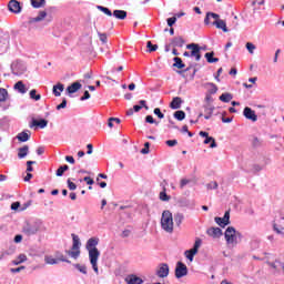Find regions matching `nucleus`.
I'll list each match as a JSON object with an SVG mask.
<instances>
[{"label": "nucleus", "mask_w": 284, "mask_h": 284, "mask_svg": "<svg viewBox=\"0 0 284 284\" xmlns=\"http://www.w3.org/2000/svg\"><path fill=\"white\" fill-rule=\"evenodd\" d=\"M97 245H99V237H91L87 241L85 247L89 253L92 270L95 274H99V257L101 256V251H99Z\"/></svg>", "instance_id": "f257e3e1"}, {"label": "nucleus", "mask_w": 284, "mask_h": 284, "mask_svg": "<svg viewBox=\"0 0 284 284\" xmlns=\"http://www.w3.org/2000/svg\"><path fill=\"white\" fill-rule=\"evenodd\" d=\"M242 236L243 235L241 234V232L236 231V229H234V226H229L224 233V239L226 241L227 247H230V248L236 247L239 245Z\"/></svg>", "instance_id": "f03ea898"}, {"label": "nucleus", "mask_w": 284, "mask_h": 284, "mask_svg": "<svg viewBox=\"0 0 284 284\" xmlns=\"http://www.w3.org/2000/svg\"><path fill=\"white\" fill-rule=\"evenodd\" d=\"M22 232L26 236H34V234H39V232H45V226L41 220L27 222L22 227Z\"/></svg>", "instance_id": "7ed1b4c3"}, {"label": "nucleus", "mask_w": 284, "mask_h": 284, "mask_svg": "<svg viewBox=\"0 0 284 284\" xmlns=\"http://www.w3.org/2000/svg\"><path fill=\"white\" fill-rule=\"evenodd\" d=\"M161 227L164 232H168V234L174 232V217L172 216V212L168 210L163 211L161 216Z\"/></svg>", "instance_id": "20e7f679"}, {"label": "nucleus", "mask_w": 284, "mask_h": 284, "mask_svg": "<svg viewBox=\"0 0 284 284\" xmlns=\"http://www.w3.org/2000/svg\"><path fill=\"white\" fill-rule=\"evenodd\" d=\"M72 239H73V244H72V250L68 252L69 256H71V258H79L80 254H81V241L79 240V237L75 234H72Z\"/></svg>", "instance_id": "39448f33"}, {"label": "nucleus", "mask_w": 284, "mask_h": 284, "mask_svg": "<svg viewBox=\"0 0 284 284\" xmlns=\"http://www.w3.org/2000/svg\"><path fill=\"white\" fill-rule=\"evenodd\" d=\"M12 74H16V77H21L23 72H26V64L19 60L12 62L11 64Z\"/></svg>", "instance_id": "423d86ee"}, {"label": "nucleus", "mask_w": 284, "mask_h": 284, "mask_svg": "<svg viewBox=\"0 0 284 284\" xmlns=\"http://www.w3.org/2000/svg\"><path fill=\"white\" fill-rule=\"evenodd\" d=\"M186 50H191V57H194L195 61H201L202 48L196 43H190L186 45Z\"/></svg>", "instance_id": "0eeeda50"}, {"label": "nucleus", "mask_w": 284, "mask_h": 284, "mask_svg": "<svg viewBox=\"0 0 284 284\" xmlns=\"http://www.w3.org/2000/svg\"><path fill=\"white\" fill-rule=\"evenodd\" d=\"M59 261H62V263H70V261L63 257V254L58 255V258H54L52 255L44 256V263H47V265H57Z\"/></svg>", "instance_id": "6e6552de"}, {"label": "nucleus", "mask_w": 284, "mask_h": 284, "mask_svg": "<svg viewBox=\"0 0 284 284\" xmlns=\"http://www.w3.org/2000/svg\"><path fill=\"white\" fill-rule=\"evenodd\" d=\"M183 276H187V266L182 262H178L175 266V278H183Z\"/></svg>", "instance_id": "1a4fd4ad"}, {"label": "nucleus", "mask_w": 284, "mask_h": 284, "mask_svg": "<svg viewBox=\"0 0 284 284\" xmlns=\"http://www.w3.org/2000/svg\"><path fill=\"white\" fill-rule=\"evenodd\" d=\"M243 115L248 121H253V123H256V121H258V116L256 115V112L252 110V108H248V106L244 108Z\"/></svg>", "instance_id": "9d476101"}, {"label": "nucleus", "mask_w": 284, "mask_h": 284, "mask_svg": "<svg viewBox=\"0 0 284 284\" xmlns=\"http://www.w3.org/2000/svg\"><path fill=\"white\" fill-rule=\"evenodd\" d=\"M214 221L216 224L220 225V227H225L226 225H230V211H226L223 217H215Z\"/></svg>", "instance_id": "9b49d317"}, {"label": "nucleus", "mask_w": 284, "mask_h": 284, "mask_svg": "<svg viewBox=\"0 0 284 284\" xmlns=\"http://www.w3.org/2000/svg\"><path fill=\"white\" fill-rule=\"evenodd\" d=\"M200 136H203L205 139L204 140L205 145L211 143L210 148H212V149L216 148V140H214V138L210 136V133H207L205 131H201Z\"/></svg>", "instance_id": "f8f14e48"}, {"label": "nucleus", "mask_w": 284, "mask_h": 284, "mask_svg": "<svg viewBox=\"0 0 284 284\" xmlns=\"http://www.w3.org/2000/svg\"><path fill=\"white\" fill-rule=\"evenodd\" d=\"M8 8L10 12H13V14H20L21 12V3L17 0L9 1Z\"/></svg>", "instance_id": "ddd939ff"}, {"label": "nucleus", "mask_w": 284, "mask_h": 284, "mask_svg": "<svg viewBox=\"0 0 284 284\" xmlns=\"http://www.w3.org/2000/svg\"><path fill=\"white\" fill-rule=\"evenodd\" d=\"M273 230L280 236H284V217L273 224Z\"/></svg>", "instance_id": "4468645a"}, {"label": "nucleus", "mask_w": 284, "mask_h": 284, "mask_svg": "<svg viewBox=\"0 0 284 284\" xmlns=\"http://www.w3.org/2000/svg\"><path fill=\"white\" fill-rule=\"evenodd\" d=\"M170 274V266H168V264H162L158 271H156V275L160 277V278H165L168 277Z\"/></svg>", "instance_id": "2eb2a0df"}, {"label": "nucleus", "mask_w": 284, "mask_h": 284, "mask_svg": "<svg viewBox=\"0 0 284 284\" xmlns=\"http://www.w3.org/2000/svg\"><path fill=\"white\" fill-rule=\"evenodd\" d=\"M30 128H40L41 130L48 128V120L45 119H41V120H37V119H33L31 124H30Z\"/></svg>", "instance_id": "dca6fc26"}, {"label": "nucleus", "mask_w": 284, "mask_h": 284, "mask_svg": "<svg viewBox=\"0 0 284 284\" xmlns=\"http://www.w3.org/2000/svg\"><path fill=\"white\" fill-rule=\"evenodd\" d=\"M207 235L212 236L213 239H220V236H223V231L219 227H211L207 230Z\"/></svg>", "instance_id": "f3484780"}, {"label": "nucleus", "mask_w": 284, "mask_h": 284, "mask_svg": "<svg viewBox=\"0 0 284 284\" xmlns=\"http://www.w3.org/2000/svg\"><path fill=\"white\" fill-rule=\"evenodd\" d=\"M212 114H214V105L212 104L204 105V119L206 120L212 119Z\"/></svg>", "instance_id": "a211bd4d"}, {"label": "nucleus", "mask_w": 284, "mask_h": 284, "mask_svg": "<svg viewBox=\"0 0 284 284\" xmlns=\"http://www.w3.org/2000/svg\"><path fill=\"white\" fill-rule=\"evenodd\" d=\"M185 40L182 37H176L171 40L172 48H183Z\"/></svg>", "instance_id": "6ab92c4d"}, {"label": "nucleus", "mask_w": 284, "mask_h": 284, "mask_svg": "<svg viewBox=\"0 0 284 284\" xmlns=\"http://www.w3.org/2000/svg\"><path fill=\"white\" fill-rule=\"evenodd\" d=\"M213 26H215L219 30H223V32H230L227 29V24L225 23V20H215L213 22Z\"/></svg>", "instance_id": "aec40b11"}, {"label": "nucleus", "mask_w": 284, "mask_h": 284, "mask_svg": "<svg viewBox=\"0 0 284 284\" xmlns=\"http://www.w3.org/2000/svg\"><path fill=\"white\" fill-rule=\"evenodd\" d=\"M125 282L128 284H143V278H141L136 275H130L125 278Z\"/></svg>", "instance_id": "412c9836"}, {"label": "nucleus", "mask_w": 284, "mask_h": 284, "mask_svg": "<svg viewBox=\"0 0 284 284\" xmlns=\"http://www.w3.org/2000/svg\"><path fill=\"white\" fill-rule=\"evenodd\" d=\"M81 88L82 85L80 84V82H73L71 85L67 88V91L69 92V94H74V92H79Z\"/></svg>", "instance_id": "4be33fe9"}, {"label": "nucleus", "mask_w": 284, "mask_h": 284, "mask_svg": "<svg viewBox=\"0 0 284 284\" xmlns=\"http://www.w3.org/2000/svg\"><path fill=\"white\" fill-rule=\"evenodd\" d=\"M18 141L21 143H26L27 141H30V131H23L17 135Z\"/></svg>", "instance_id": "5701e85b"}, {"label": "nucleus", "mask_w": 284, "mask_h": 284, "mask_svg": "<svg viewBox=\"0 0 284 284\" xmlns=\"http://www.w3.org/2000/svg\"><path fill=\"white\" fill-rule=\"evenodd\" d=\"M220 18H221V16H219L217 13L207 12L206 17L204 19V23H205V26H210V19H214L215 21H219V20H221Z\"/></svg>", "instance_id": "b1692460"}, {"label": "nucleus", "mask_w": 284, "mask_h": 284, "mask_svg": "<svg viewBox=\"0 0 284 284\" xmlns=\"http://www.w3.org/2000/svg\"><path fill=\"white\" fill-rule=\"evenodd\" d=\"M205 88L207 90L206 94H216V92H219V87L212 82L206 83Z\"/></svg>", "instance_id": "393cba45"}, {"label": "nucleus", "mask_w": 284, "mask_h": 284, "mask_svg": "<svg viewBox=\"0 0 284 284\" xmlns=\"http://www.w3.org/2000/svg\"><path fill=\"white\" fill-rule=\"evenodd\" d=\"M113 17H115V19H120L121 21H123L128 18V12L124 10H114Z\"/></svg>", "instance_id": "a878e982"}, {"label": "nucleus", "mask_w": 284, "mask_h": 284, "mask_svg": "<svg viewBox=\"0 0 284 284\" xmlns=\"http://www.w3.org/2000/svg\"><path fill=\"white\" fill-rule=\"evenodd\" d=\"M30 151V148L28 145H24L18 150V158L19 159H26L28 156V152Z\"/></svg>", "instance_id": "bb28decb"}, {"label": "nucleus", "mask_w": 284, "mask_h": 284, "mask_svg": "<svg viewBox=\"0 0 284 284\" xmlns=\"http://www.w3.org/2000/svg\"><path fill=\"white\" fill-rule=\"evenodd\" d=\"M14 90H18L20 94H26V92H28V89H26V84H23V81H18L14 84Z\"/></svg>", "instance_id": "cd10ccee"}, {"label": "nucleus", "mask_w": 284, "mask_h": 284, "mask_svg": "<svg viewBox=\"0 0 284 284\" xmlns=\"http://www.w3.org/2000/svg\"><path fill=\"white\" fill-rule=\"evenodd\" d=\"M63 90H65V87L61 83H58V84L53 85L54 97H61V92H63Z\"/></svg>", "instance_id": "c85d7f7f"}, {"label": "nucleus", "mask_w": 284, "mask_h": 284, "mask_svg": "<svg viewBox=\"0 0 284 284\" xmlns=\"http://www.w3.org/2000/svg\"><path fill=\"white\" fill-rule=\"evenodd\" d=\"M271 267H273V270H276V272H283L284 270V264L281 261H275L273 263H270Z\"/></svg>", "instance_id": "c756f323"}, {"label": "nucleus", "mask_w": 284, "mask_h": 284, "mask_svg": "<svg viewBox=\"0 0 284 284\" xmlns=\"http://www.w3.org/2000/svg\"><path fill=\"white\" fill-rule=\"evenodd\" d=\"M181 103H183L181 101V98L176 97V98H173L171 104H170V108H172V110H179V108H181Z\"/></svg>", "instance_id": "7c9ffc66"}, {"label": "nucleus", "mask_w": 284, "mask_h": 284, "mask_svg": "<svg viewBox=\"0 0 284 284\" xmlns=\"http://www.w3.org/2000/svg\"><path fill=\"white\" fill-rule=\"evenodd\" d=\"M184 220H185V215H183V213L174 214V221H175V225H178V227H181V223H183Z\"/></svg>", "instance_id": "2f4dec72"}, {"label": "nucleus", "mask_w": 284, "mask_h": 284, "mask_svg": "<svg viewBox=\"0 0 284 284\" xmlns=\"http://www.w3.org/2000/svg\"><path fill=\"white\" fill-rule=\"evenodd\" d=\"M32 8H45V0H31Z\"/></svg>", "instance_id": "473e14b6"}, {"label": "nucleus", "mask_w": 284, "mask_h": 284, "mask_svg": "<svg viewBox=\"0 0 284 284\" xmlns=\"http://www.w3.org/2000/svg\"><path fill=\"white\" fill-rule=\"evenodd\" d=\"M205 59L207 63H219V58H214V52L205 53Z\"/></svg>", "instance_id": "72a5a7b5"}, {"label": "nucleus", "mask_w": 284, "mask_h": 284, "mask_svg": "<svg viewBox=\"0 0 284 284\" xmlns=\"http://www.w3.org/2000/svg\"><path fill=\"white\" fill-rule=\"evenodd\" d=\"M45 17H48V12L45 11H40L39 14L32 19L33 23H39V21H43V19H45Z\"/></svg>", "instance_id": "f704fd0d"}, {"label": "nucleus", "mask_w": 284, "mask_h": 284, "mask_svg": "<svg viewBox=\"0 0 284 284\" xmlns=\"http://www.w3.org/2000/svg\"><path fill=\"white\" fill-rule=\"evenodd\" d=\"M173 61H174V64H173L174 68H178L179 70H183V68H185V64L183 63V60H181V58L175 57Z\"/></svg>", "instance_id": "c9c22d12"}, {"label": "nucleus", "mask_w": 284, "mask_h": 284, "mask_svg": "<svg viewBox=\"0 0 284 284\" xmlns=\"http://www.w3.org/2000/svg\"><path fill=\"white\" fill-rule=\"evenodd\" d=\"M233 97L231 93H223L222 95H220V101H222L223 103H230Z\"/></svg>", "instance_id": "e433bc0d"}, {"label": "nucleus", "mask_w": 284, "mask_h": 284, "mask_svg": "<svg viewBox=\"0 0 284 284\" xmlns=\"http://www.w3.org/2000/svg\"><path fill=\"white\" fill-rule=\"evenodd\" d=\"M185 257L189 260V261H194V256H196V251H193L192 248L191 250H187L185 251Z\"/></svg>", "instance_id": "4c0bfd02"}, {"label": "nucleus", "mask_w": 284, "mask_h": 284, "mask_svg": "<svg viewBox=\"0 0 284 284\" xmlns=\"http://www.w3.org/2000/svg\"><path fill=\"white\" fill-rule=\"evenodd\" d=\"M68 170H70V166H68V164H64L57 170L55 174L57 176H61L64 172H68Z\"/></svg>", "instance_id": "58836bf2"}, {"label": "nucleus", "mask_w": 284, "mask_h": 284, "mask_svg": "<svg viewBox=\"0 0 284 284\" xmlns=\"http://www.w3.org/2000/svg\"><path fill=\"white\" fill-rule=\"evenodd\" d=\"M148 52H156L159 50V45L152 44V41L146 42Z\"/></svg>", "instance_id": "ea45409f"}, {"label": "nucleus", "mask_w": 284, "mask_h": 284, "mask_svg": "<svg viewBox=\"0 0 284 284\" xmlns=\"http://www.w3.org/2000/svg\"><path fill=\"white\" fill-rule=\"evenodd\" d=\"M30 99H33V101H41V94H37V90L32 89L30 91Z\"/></svg>", "instance_id": "a19ab883"}, {"label": "nucleus", "mask_w": 284, "mask_h": 284, "mask_svg": "<svg viewBox=\"0 0 284 284\" xmlns=\"http://www.w3.org/2000/svg\"><path fill=\"white\" fill-rule=\"evenodd\" d=\"M174 119H176L178 121H183V119H185V112L184 111H176L174 113Z\"/></svg>", "instance_id": "79ce46f5"}, {"label": "nucleus", "mask_w": 284, "mask_h": 284, "mask_svg": "<svg viewBox=\"0 0 284 284\" xmlns=\"http://www.w3.org/2000/svg\"><path fill=\"white\" fill-rule=\"evenodd\" d=\"M160 201H170V195H168L166 191H165V187H163V191L160 192Z\"/></svg>", "instance_id": "37998d69"}, {"label": "nucleus", "mask_w": 284, "mask_h": 284, "mask_svg": "<svg viewBox=\"0 0 284 284\" xmlns=\"http://www.w3.org/2000/svg\"><path fill=\"white\" fill-rule=\"evenodd\" d=\"M206 190H219V183L216 181L209 182L206 184Z\"/></svg>", "instance_id": "c03bdc74"}, {"label": "nucleus", "mask_w": 284, "mask_h": 284, "mask_svg": "<svg viewBox=\"0 0 284 284\" xmlns=\"http://www.w3.org/2000/svg\"><path fill=\"white\" fill-rule=\"evenodd\" d=\"M10 128V124L8 123V119H1L0 120V130H8Z\"/></svg>", "instance_id": "a18cd8bd"}, {"label": "nucleus", "mask_w": 284, "mask_h": 284, "mask_svg": "<svg viewBox=\"0 0 284 284\" xmlns=\"http://www.w3.org/2000/svg\"><path fill=\"white\" fill-rule=\"evenodd\" d=\"M75 270H79L81 274H88V267L81 264H74Z\"/></svg>", "instance_id": "49530a36"}, {"label": "nucleus", "mask_w": 284, "mask_h": 284, "mask_svg": "<svg viewBox=\"0 0 284 284\" xmlns=\"http://www.w3.org/2000/svg\"><path fill=\"white\" fill-rule=\"evenodd\" d=\"M202 243H203V241L201 239H196L194 246L191 250L195 251L199 254V248L201 247Z\"/></svg>", "instance_id": "de8ad7c7"}, {"label": "nucleus", "mask_w": 284, "mask_h": 284, "mask_svg": "<svg viewBox=\"0 0 284 284\" xmlns=\"http://www.w3.org/2000/svg\"><path fill=\"white\" fill-rule=\"evenodd\" d=\"M98 10H100L101 12H103L104 14H106V17H112V11H110V9L102 7V6H98Z\"/></svg>", "instance_id": "09e8293b"}, {"label": "nucleus", "mask_w": 284, "mask_h": 284, "mask_svg": "<svg viewBox=\"0 0 284 284\" xmlns=\"http://www.w3.org/2000/svg\"><path fill=\"white\" fill-rule=\"evenodd\" d=\"M8 99V90L0 88V101H6Z\"/></svg>", "instance_id": "8fccbe9b"}, {"label": "nucleus", "mask_w": 284, "mask_h": 284, "mask_svg": "<svg viewBox=\"0 0 284 284\" xmlns=\"http://www.w3.org/2000/svg\"><path fill=\"white\" fill-rule=\"evenodd\" d=\"M246 50L250 52V54H254V50H256V45L252 42L246 43Z\"/></svg>", "instance_id": "3c124183"}, {"label": "nucleus", "mask_w": 284, "mask_h": 284, "mask_svg": "<svg viewBox=\"0 0 284 284\" xmlns=\"http://www.w3.org/2000/svg\"><path fill=\"white\" fill-rule=\"evenodd\" d=\"M18 260V262L21 263H26V261H28V255L27 254H20L16 257Z\"/></svg>", "instance_id": "603ef678"}, {"label": "nucleus", "mask_w": 284, "mask_h": 284, "mask_svg": "<svg viewBox=\"0 0 284 284\" xmlns=\"http://www.w3.org/2000/svg\"><path fill=\"white\" fill-rule=\"evenodd\" d=\"M153 112H154L155 115H158V118H160V119H165V114H163V113L161 112V109L155 108Z\"/></svg>", "instance_id": "864d4df0"}, {"label": "nucleus", "mask_w": 284, "mask_h": 284, "mask_svg": "<svg viewBox=\"0 0 284 284\" xmlns=\"http://www.w3.org/2000/svg\"><path fill=\"white\" fill-rule=\"evenodd\" d=\"M189 183H191V181L189 179H182L180 181V187L181 190H183V187H185V185H189Z\"/></svg>", "instance_id": "5fc2aeb1"}, {"label": "nucleus", "mask_w": 284, "mask_h": 284, "mask_svg": "<svg viewBox=\"0 0 284 284\" xmlns=\"http://www.w3.org/2000/svg\"><path fill=\"white\" fill-rule=\"evenodd\" d=\"M166 21L168 26L172 28L176 23V17L169 18Z\"/></svg>", "instance_id": "6e6d98bb"}, {"label": "nucleus", "mask_w": 284, "mask_h": 284, "mask_svg": "<svg viewBox=\"0 0 284 284\" xmlns=\"http://www.w3.org/2000/svg\"><path fill=\"white\" fill-rule=\"evenodd\" d=\"M165 143H166V145L169 148H174V145L179 144V141H176V140H168Z\"/></svg>", "instance_id": "4d7b16f0"}, {"label": "nucleus", "mask_w": 284, "mask_h": 284, "mask_svg": "<svg viewBox=\"0 0 284 284\" xmlns=\"http://www.w3.org/2000/svg\"><path fill=\"white\" fill-rule=\"evenodd\" d=\"M145 122L146 123H155V125H159V122L154 121V118L152 115H146Z\"/></svg>", "instance_id": "13d9d810"}, {"label": "nucleus", "mask_w": 284, "mask_h": 284, "mask_svg": "<svg viewBox=\"0 0 284 284\" xmlns=\"http://www.w3.org/2000/svg\"><path fill=\"white\" fill-rule=\"evenodd\" d=\"M68 105V101L65 99L62 100V103L57 106V110H63Z\"/></svg>", "instance_id": "bf43d9fd"}, {"label": "nucleus", "mask_w": 284, "mask_h": 284, "mask_svg": "<svg viewBox=\"0 0 284 284\" xmlns=\"http://www.w3.org/2000/svg\"><path fill=\"white\" fill-rule=\"evenodd\" d=\"M99 39L102 43H108V36L105 33H99Z\"/></svg>", "instance_id": "052dcab7"}, {"label": "nucleus", "mask_w": 284, "mask_h": 284, "mask_svg": "<svg viewBox=\"0 0 284 284\" xmlns=\"http://www.w3.org/2000/svg\"><path fill=\"white\" fill-rule=\"evenodd\" d=\"M26 270V266H19L17 268H11L10 271L12 272V274H19V272Z\"/></svg>", "instance_id": "680f3d73"}, {"label": "nucleus", "mask_w": 284, "mask_h": 284, "mask_svg": "<svg viewBox=\"0 0 284 284\" xmlns=\"http://www.w3.org/2000/svg\"><path fill=\"white\" fill-rule=\"evenodd\" d=\"M69 190H77V184L74 182L70 181V179L67 181Z\"/></svg>", "instance_id": "e2e57ef3"}, {"label": "nucleus", "mask_w": 284, "mask_h": 284, "mask_svg": "<svg viewBox=\"0 0 284 284\" xmlns=\"http://www.w3.org/2000/svg\"><path fill=\"white\" fill-rule=\"evenodd\" d=\"M83 181H85L87 185H94V180H92L90 176H85Z\"/></svg>", "instance_id": "0e129e2a"}, {"label": "nucleus", "mask_w": 284, "mask_h": 284, "mask_svg": "<svg viewBox=\"0 0 284 284\" xmlns=\"http://www.w3.org/2000/svg\"><path fill=\"white\" fill-rule=\"evenodd\" d=\"M88 99H90V92L84 91V94H83V97L80 98V101H88Z\"/></svg>", "instance_id": "69168bd1"}, {"label": "nucleus", "mask_w": 284, "mask_h": 284, "mask_svg": "<svg viewBox=\"0 0 284 284\" xmlns=\"http://www.w3.org/2000/svg\"><path fill=\"white\" fill-rule=\"evenodd\" d=\"M19 207H21V203H19V202H13V203L11 204V210L17 211V210H19Z\"/></svg>", "instance_id": "338daca9"}, {"label": "nucleus", "mask_w": 284, "mask_h": 284, "mask_svg": "<svg viewBox=\"0 0 284 284\" xmlns=\"http://www.w3.org/2000/svg\"><path fill=\"white\" fill-rule=\"evenodd\" d=\"M65 161H67L68 163H71V165H74V158H73L72 155H67V156H65Z\"/></svg>", "instance_id": "774afa93"}]
</instances>
